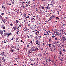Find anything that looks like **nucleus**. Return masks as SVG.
Returning a JSON list of instances; mask_svg holds the SVG:
<instances>
[{
  "instance_id": "f257e3e1",
  "label": "nucleus",
  "mask_w": 66,
  "mask_h": 66,
  "mask_svg": "<svg viewBox=\"0 0 66 66\" xmlns=\"http://www.w3.org/2000/svg\"><path fill=\"white\" fill-rule=\"evenodd\" d=\"M16 29H17V28L15 27H13L12 28V30L13 31H16Z\"/></svg>"
},
{
  "instance_id": "f03ea898",
  "label": "nucleus",
  "mask_w": 66,
  "mask_h": 66,
  "mask_svg": "<svg viewBox=\"0 0 66 66\" xmlns=\"http://www.w3.org/2000/svg\"><path fill=\"white\" fill-rule=\"evenodd\" d=\"M38 47L37 48H35V50H34V51H36V50H37V51H38Z\"/></svg>"
},
{
  "instance_id": "7ed1b4c3",
  "label": "nucleus",
  "mask_w": 66,
  "mask_h": 66,
  "mask_svg": "<svg viewBox=\"0 0 66 66\" xmlns=\"http://www.w3.org/2000/svg\"><path fill=\"white\" fill-rule=\"evenodd\" d=\"M52 50L54 51H55L56 50V48L55 47H52Z\"/></svg>"
},
{
  "instance_id": "20e7f679",
  "label": "nucleus",
  "mask_w": 66,
  "mask_h": 66,
  "mask_svg": "<svg viewBox=\"0 0 66 66\" xmlns=\"http://www.w3.org/2000/svg\"><path fill=\"white\" fill-rule=\"evenodd\" d=\"M30 51L31 52H32V51H34V48H31L30 49Z\"/></svg>"
},
{
  "instance_id": "39448f33",
  "label": "nucleus",
  "mask_w": 66,
  "mask_h": 66,
  "mask_svg": "<svg viewBox=\"0 0 66 66\" xmlns=\"http://www.w3.org/2000/svg\"><path fill=\"white\" fill-rule=\"evenodd\" d=\"M0 19H3V17L2 16H1V15H0Z\"/></svg>"
},
{
  "instance_id": "423d86ee",
  "label": "nucleus",
  "mask_w": 66,
  "mask_h": 66,
  "mask_svg": "<svg viewBox=\"0 0 66 66\" xmlns=\"http://www.w3.org/2000/svg\"><path fill=\"white\" fill-rule=\"evenodd\" d=\"M11 34H12V33H9L8 34V37H9V36H10V35Z\"/></svg>"
},
{
  "instance_id": "0eeeda50",
  "label": "nucleus",
  "mask_w": 66,
  "mask_h": 66,
  "mask_svg": "<svg viewBox=\"0 0 66 66\" xmlns=\"http://www.w3.org/2000/svg\"><path fill=\"white\" fill-rule=\"evenodd\" d=\"M8 33H4V36H6V35H8Z\"/></svg>"
},
{
  "instance_id": "6e6552de",
  "label": "nucleus",
  "mask_w": 66,
  "mask_h": 66,
  "mask_svg": "<svg viewBox=\"0 0 66 66\" xmlns=\"http://www.w3.org/2000/svg\"><path fill=\"white\" fill-rule=\"evenodd\" d=\"M1 31H0V33L1 34H3V31L2 30Z\"/></svg>"
},
{
  "instance_id": "1a4fd4ad",
  "label": "nucleus",
  "mask_w": 66,
  "mask_h": 66,
  "mask_svg": "<svg viewBox=\"0 0 66 66\" xmlns=\"http://www.w3.org/2000/svg\"><path fill=\"white\" fill-rule=\"evenodd\" d=\"M52 46L53 47H52V48H55V45H54L53 44L52 45Z\"/></svg>"
},
{
  "instance_id": "9d476101",
  "label": "nucleus",
  "mask_w": 66,
  "mask_h": 66,
  "mask_svg": "<svg viewBox=\"0 0 66 66\" xmlns=\"http://www.w3.org/2000/svg\"><path fill=\"white\" fill-rule=\"evenodd\" d=\"M39 55H40V57H42V54L40 53L39 54Z\"/></svg>"
},
{
  "instance_id": "9b49d317",
  "label": "nucleus",
  "mask_w": 66,
  "mask_h": 66,
  "mask_svg": "<svg viewBox=\"0 0 66 66\" xmlns=\"http://www.w3.org/2000/svg\"><path fill=\"white\" fill-rule=\"evenodd\" d=\"M35 38H36V39H38V37H37V36H35Z\"/></svg>"
},
{
  "instance_id": "f8f14e48",
  "label": "nucleus",
  "mask_w": 66,
  "mask_h": 66,
  "mask_svg": "<svg viewBox=\"0 0 66 66\" xmlns=\"http://www.w3.org/2000/svg\"><path fill=\"white\" fill-rule=\"evenodd\" d=\"M38 40H37L36 42V44H38Z\"/></svg>"
},
{
  "instance_id": "ddd939ff",
  "label": "nucleus",
  "mask_w": 66,
  "mask_h": 66,
  "mask_svg": "<svg viewBox=\"0 0 66 66\" xmlns=\"http://www.w3.org/2000/svg\"><path fill=\"white\" fill-rule=\"evenodd\" d=\"M57 40V37H56L55 39V40Z\"/></svg>"
},
{
  "instance_id": "4468645a",
  "label": "nucleus",
  "mask_w": 66,
  "mask_h": 66,
  "mask_svg": "<svg viewBox=\"0 0 66 66\" xmlns=\"http://www.w3.org/2000/svg\"><path fill=\"white\" fill-rule=\"evenodd\" d=\"M4 20L5 21V19H4V20H3V19H2V21L3 22H4Z\"/></svg>"
},
{
  "instance_id": "2eb2a0df",
  "label": "nucleus",
  "mask_w": 66,
  "mask_h": 66,
  "mask_svg": "<svg viewBox=\"0 0 66 66\" xmlns=\"http://www.w3.org/2000/svg\"><path fill=\"white\" fill-rule=\"evenodd\" d=\"M48 45H49V47H51V44H49Z\"/></svg>"
},
{
  "instance_id": "dca6fc26",
  "label": "nucleus",
  "mask_w": 66,
  "mask_h": 66,
  "mask_svg": "<svg viewBox=\"0 0 66 66\" xmlns=\"http://www.w3.org/2000/svg\"><path fill=\"white\" fill-rule=\"evenodd\" d=\"M28 4H30L31 3L30 2V1H29L27 3Z\"/></svg>"
},
{
  "instance_id": "f3484780",
  "label": "nucleus",
  "mask_w": 66,
  "mask_h": 66,
  "mask_svg": "<svg viewBox=\"0 0 66 66\" xmlns=\"http://www.w3.org/2000/svg\"><path fill=\"white\" fill-rule=\"evenodd\" d=\"M59 54H60V55H61V54H62V53H61V51H60L59 52Z\"/></svg>"
},
{
  "instance_id": "a211bd4d",
  "label": "nucleus",
  "mask_w": 66,
  "mask_h": 66,
  "mask_svg": "<svg viewBox=\"0 0 66 66\" xmlns=\"http://www.w3.org/2000/svg\"><path fill=\"white\" fill-rule=\"evenodd\" d=\"M3 29H5V26H4L3 28Z\"/></svg>"
},
{
  "instance_id": "6ab92c4d",
  "label": "nucleus",
  "mask_w": 66,
  "mask_h": 66,
  "mask_svg": "<svg viewBox=\"0 0 66 66\" xmlns=\"http://www.w3.org/2000/svg\"><path fill=\"white\" fill-rule=\"evenodd\" d=\"M5 18H6V19H9V18L6 17H5Z\"/></svg>"
},
{
  "instance_id": "aec40b11",
  "label": "nucleus",
  "mask_w": 66,
  "mask_h": 66,
  "mask_svg": "<svg viewBox=\"0 0 66 66\" xmlns=\"http://www.w3.org/2000/svg\"><path fill=\"white\" fill-rule=\"evenodd\" d=\"M19 32V31H18L16 32V33L17 34H18V33Z\"/></svg>"
},
{
  "instance_id": "412c9836",
  "label": "nucleus",
  "mask_w": 66,
  "mask_h": 66,
  "mask_svg": "<svg viewBox=\"0 0 66 66\" xmlns=\"http://www.w3.org/2000/svg\"><path fill=\"white\" fill-rule=\"evenodd\" d=\"M63 39L64 41H65V40H66V39L65 38H63Z\"/></svg>"
},
{
  "instance_id": "4be33fe9",
  "label": "nucleus",
  "mask_w": 66,
  "mask_h": 66,
  "mask_svg": "<svg viewBox=\"0 0 66 66\" xmlns=\"http://www.w3.org/2000/svg\"><path fill=\"white\" fill-rule=\"evenodd\" d=\"M40 7H41V8L42 9H44V8L43 6Z\"/></svg>"
},
{
  "instance_id": "5701e85b",
  "label": "nucleus",
  "mask_w": 66,
  "mask_h": 66,
  "mask_svg": "<svg viewBox=\"0 0 66 66\" xmlns=\"http://www.w3.org/2000/svg\"><path fill=\"white\" fill-rule=\"evenodd\" d=\"M52 37L53 38H54L55 37V36H52Z\"/></svg>"
},
{
  "instance_id": "b1692460",
  "label": "nucleus",
  "mask_w": 66,
  "mask_h": 66,
  "mask_svg": "<svg viewBox=\"0 0 66 66\" xmlns=\"http://www.w3.org/2000/svg\"><path fill=\"white\" fill-rule=\"evenodd\" d=\"M1 15H3V16L4 15V13H1Z\"/></svg>"
},
{
  "instance_id": "393cba45",
  "label": "nucleus",
  "mask_w": 66,
  "mask_h": 66,
  "mask_svg": "<svg viewBox=\"0 0 66 66\" xmlns=\"http://www.w3.org/2000/svg\"><path fill=\"white\" fill-rule=\"evenodd\" d=\"M30 36H31V37L32 38H33V35L32 36V35H31Z\"/></svg>"
},
{
  "instance_id": "a878e982",
  "label": "nucleus",
  "mask_w": 66,
  "mask_h": 66,
  "mask_svg": "<svg viewBox=\"0 0 66 66\" xmlns=\"http://www.w3.org/2000/svg\"><path fill=\"white\" fill-rule=\"evenodd\" d=\"M28 53H31V51L30 50H29L28 51Z\"/></svg>"
},
{
  "instance_id": "bb28decb",
  "label": "nucleus",
  "mask_w": 66,
  "mask_h": 66,
  "mask_svg": "<svg viewBox=\"0 0 66 66\" xmlns=\"http://www.w3.org/2000/svg\"><path fill=\"white\" fill-rule=\"evenodd\" d=\"M11 47H12V48H14V46L12 45L11 46Z\"/></svg>"
},
{
  "instance_id": "cd10ccee",
  "label": "nucleus",
  "mask_w": 66,
  "mask_h": 66,
  "mask_svg": "<svg viewBox=\"0 0 66 66\" xmlns=\"http://www.w3.org/2000/svg\"><path fill=\"white\" fill-rule=\"evenodd\" d=\"M11 52H14V51H14V50L13 49L11 50Z\"/></svg>"
},
{
  "instance_id": "c85d7f7f",
  "label": "nucleus",
  "mask_w": 66,
  "mask_h": 66,
  "mask_svg": "<svg viewBox=\"0 0 66 66\" xmlns=\"http://www.w3.org/2000/svg\"><path fill=\"white\" fill-rule=\"evenodd\" d=\"M55 33H57V34H57V35L58 34V32L57 31H56Z\"/></svg>"
},
{
  "instance_id": "c756f323",
  "label": "nucleus",
  "mask_w": 66,
  "mask_h": 66,
  "mask_svg": "<svg viewBox=\"0 0 66 66\" xmlns=\"http://www.w3.org/2000/svg\"><path fill=\"white\" fill-rule=\"evenodd\" d=\"M51 17H52V18H53L54 17V16L53 15L51 16Z\"/></svg>"
},
{
  "instance_id": "7c9ffc66",
  "label": "nucleus",
  "mask_w": 66,
  "mask_h": 66,
  "mask_svg": "<svg viewBox=\"0 0 66 66\" xmlns=\"http://www.w3.org/2000/svg\"><path fill=\"white\" fill-rule=\"evenodd\" d=\"M63 51H66V50L64 49H63Z\"/></svg>"
},
{
  "instance_id": "2f4dec72",
  "label": "nucleus",
  "mask_w": 66,
  "mask_h": 66,
  "mask_svg": "<svg viewBox=\"0 0 66 66\" xmlns=\"http://www.w3.org/2000/svg\"><path fill=\"white\" fill-rule=\"evenodd\" d=\"M60 60L62 61H63V59H62V58H61Z\"/></svg>"
},
{
  "instance_id": "473e14b6",
  "label": "nucleus",
  "mask_w": 66,
  "mask_h": 66,
  "mask_svg": "<svg viewBox=\"0 0 66 66\" xmlns=\"http://www.w3.org/2000/svg\"><path fill=\"white\" fill-rule=\"evenodd\" d=\"M56 19H59V17H56Z\"/></svg>"
},
{
  "instance_id": "72a5a7b5",
  "label": "nucleus",
  "mask_w": 66,
  "mask_h": 66,
  "mask_svg": "<svg viewBox=\"0 0 66 66\" xmlns=\"http://www.w3.org/2000/svg\"><path fill=\"white\" fill-rule=\"evenodd\" d=\"M5 61H6V59H4L3 62H5Z\"/></svg>"
},
{
  "instance_id": "f704fd0d",
  "label": "nucleus",
  "mask_w": 66,
  "mask_h": 66,
  "mask_svg": "<svg viewBox=\"0 0 66 66\" xmlns=\"http://www.w3.org/2000/svg\"><path fill=\"white\" fill-rule=\"evenodd\" d=\"M14 3H15L14 2H12V4H14Z\"/></svg>"
},
{
  "instance_id": "c9c22d12",
  "label": "nucleus",
  "mask_w": 66,
  "mask_h": 66,
  "mask_svg": "<svg viewBox=\"0 0 66 66\" xmlns=\"http://www.w3.org/2000/svg\"><path fill=\"white\" fill-rule=\"evenodd\" d=\"M16 23H18V20H16Z\"/></svg>"
},
{
  "instance_id": "e433bc0d",
  "label": "nucleus",
  "mask_w": 66,
  "mask_h": 66,
  "mask_svg": "<svg viewBox=\"0 0 66 66\" xmlns=\"http://www.w3.org/2000/svg\"><path fill=\"white\" fill-rule=\"evenodd\" d=\"M31 21L32 22H34V21L32 20V19H31Z\"/></svg>"
},
{
  "instance_id": "4c0bfd02",
  "label": "nucleus",
  "mask_w": 66,
  "mask_h": 66,
  "mask_svg": "<svg viewBox=\"0 0 66 66\" xmlns=\"http://www.w3.org/2000/svg\"><path fill=\"white\" fill-rule=\"evenodd\" d=\"M54 66H57V65L56 64H55V63L54 64Z\"/></svg>"
},
{
  "instance_id": "58836bf2",
  "label": "nucleus",
  "mask_w": 66,
  "mask_h": 66,
  "mask_svg": "<svg viewBox=\"0 0 66 66\" xmlns=\"http://www.w3.org/2000/svg\"><path fill=\"white\" fill-rule=\"evenodd\" d=\"M37 32H36L35 34H36V35H37Z\"/></svg>"
},
{
  "instance_id": "ea45409f",
  "label": "nucleus",
  "mask_w": 66,
  "mask_h": 66,
  "mask_svg": "<svg viewBox=\"0 0 66 66\" xmlns=\"http://www.w3.org/2000/svg\"><path fill=\"white\" fill-rule=\"evenodd\" d=\"M44 35H47V34H44Z\"/></svg>"
},
{
  "instance_id": "a19ab883",
  "label": "nucleus",
  "mask_w": 66,
  "mask_h": 66,
  "mask_svg": "<svg viewBox=\"0 0 66 66\" xmlns=\"http://www.w3.org/2000/svg\"><path fill=\"white\" fill-rule=\"evenodd\" d=\"M10 25L11 26H13V24H12V23H11V24H10Z\"/></svg>"
},
{
  "instance_id": "79ce46f5",
  "label": "nucleus",
  "mask_w": 66,
  "mask_h": 66,
  "mask_svg": "<svg viewBox=\"0 0 66 66\" xmlns=\"http://www.w3.org/2000/svg\"><path fill=\"white\" fill-rule=\"evenodd\" d=\"M48 8H49V7L48 6H47L46 7V9H48Z\"/></svg>"
},
{
  "instance_id": "37998d69",
  "label": "nucleus",
  "mask_w": 66,
  "mask_h": 66,
  "mask_svg": "<svg viewBox=\"0 0 66 66\" xmlns=\"http://www.w3.org/2000/svg\"><path fill=\"white\" fill-rule=\"evenodd\" d=\"M31 66H33V65H34V64H32V63H31Z\"/></svg>"
},
{
  "instance_id": "c03bdc74",
  "label": "nucleus",
  "mask_w": 66,
  "mask_h": 66,
  "mask_svg": "<svg viewBox=\"0 0 66 66\" xmlns=\"http://www.w3.org/2000/svg\"><path fill=\"white\" fill-rule=\"evenodd\" d=\"M21 7H23V8H25V7L24 6H21Z\"/></svg>"
},
{
  "instance_id": "a18cd8bd",
  "label": "nucleus",
  "mask_w": 66,
  "mask_h": 66,
  "mask_svg": "<svg viewBox=\"0 0 66 66\" xmlns=\"http://www.w3.org/2000/svg\"><path fill=\"white\" fill-rule=\"evenodd\" d=\"M27 28L25 29V31H27Z\"/></svg>"
},
{
  "instance_id": "49530a36",
  "label": "nucleus",
  "mask_w": 66,
  "mask_h": 66,
  "mask_svg": "<svg viewBox=\"0 0 66 66\" xmlns=\"http://www.w3.org/2000/svg\"><path fill=\"white\" fill-rule=\"evenodd\" d=\"M29 45H28L27 46V47H29Z\"/></svg>"
},
{
  "instance_id": "de8ad7c7",
  "label": "nucleus",
  "mask_w": 66,
  "mask_h": 66,
  "mask_svg": "<svg viewBox=\"0 0 66 66\" xmlns=\"http://www.w3.org/2000/svg\"><path fill=\"white\" fill-rule=\"evenodd\" d=\"M64 16V18H65V19H66V16Z\"/></svg>"
},
{
  "instance_id": "09e8293b",
  "label": "nucleus",
  "mask_w": 66,
  "mask_h": 66,
  "mask_svg": "<svg viewBox=\"0 0 66 66\" xmlns=\"http://www.w3.org/2000/svg\"><path fill=\"white\" fill-rule=\"evenodd\" d=\"M14 66H15L16 65H17V64H14Z\"/></svg>"
},
{
  "instance_id": "8fccbe9b",
  "label": "nucleus",
  "mask_w": 66,
  "mask_h": 66,
  "mask_svg": "<svg viewBox=\"0 0 66 66\" xmlns=\"http://www.w3.org/2000/svg\"><path fill=\"white\" fill-rule=\"evenodd\" d=\"M18 28H17V29H18V30H19L18 29H19V27L18 26Z\"/></svg>"
},
{
  "instance_id": "3c124183",
  "label": "nucleus",
  "mask_w": 66,
  "mask_h": 66,
  "mask_svg": "<svg viewBox=\"0 0 66 66\" xmlns=\"http://www.w3.org/2000/svg\"><path fill=\"white\" fill-rule=\"evenodd\" d=\"M21 24L19 25V26L20 27H21Z\"/></svg>"
},
{
  "instance_id": "603ef678",
  "label": "nucleus",
  "mask_w": 66,
  "mask_h": 66,
  "mask_svg": "<svg viewBox=\"0 0 66 66\" xmlns=\"http://www.w3.org/2000/svg\"><path fill=\"white\" fill-rule=\"evenodd\" d=\"M28 27H29L30 26V24H29L28 25Z\"/></svg>"
},
{
  "instance_id": "864d4df0",
  "label": "nucleus",
  "mask_w": 66,
  "mask_h": 66,
  "mask_svg": "<svg viewBox=\"0 0 66 66\" xmlns=\"http://www.w3.org/2000/svg\"><path fill=\"white\" fill-rule=\"evenodd\" d=\"M37 44V45H38V46H39V45H40V44H38V43Z\"/></svg>"
},
{
  "instance_id": "5fc2aeb1",
  "label": "nucleus",
  "mask_w": 66,
  "mask_h": 66,
  "mask_svg": "<svg viewBox=\"0 0 66 66\" xmlns=\"http://www.w3.org/2000/svg\"><path fill=\"white\" fill-rule=\"evenodd\" d=\"M62 6H59V7H60V8H61V7Z\"/></svg>"
},
{
  "instance_id": "6e6d98bb",
  "label": "nucleus",
  "mask_w": 66,
  "mask_h": 66,
  "mask_svg": "<svg viewBox=\"0 0 66 66\" xmlns=\"http://www.w3.org/2000/svg\"><path fill=\"white\" fill-rule=\"evenodd\" d=\"M28 4H26V6H28V5H27Z\"/></svg>"
},
{
  "instance_id": "4d7b16f0",
  "label": "nucleus",
  "mask_w": 66,
  "mask_h": 66,
  "mask_svg": "<svg viewBox=\"0 0 66 66\" xmlns=\"http://www.w3.org/2000/svg\"><path fill=\"white\" fill-rule=\"evenodd\" d=\"M59 60H60L61 59V57H59Z\"/></svg>"
},
{
  "instance_id": "13d9d810",
  "label": "nucleus",
  "mask_w": 66,
  "mask_h": 66,
  "mask_svg": "<svg viewBox=\"0 0 66 66\" xmlns=\"http://www.w3.org/2000/svg\"><path fill=\"white\" fill-rule=\"evenodd\" d=\"M53 44H56V42L53 43Z\"/></svg>"
},
{
  "instance_id": "bf43d9fd",
  "label": "nucleus",
  "mask_w": 66,
  "mask_h": 66,
  "mask_svg": "<svg viewBox=\"0 0 66 66\" xmlns=\"http://www.w3.org/2000/svg\"><path fill=\"white\" fill-rule=\"evenodd\" d=\"M4 56H5L6 57V56H7L6 55H4Z\"/></svg>"
},
{
  "instance_id": "052dcab7",
  "label": "nucleus",
  "mask_w": 66,
  "mask_h": 66,
  "mask_svg": "<svg viewBox=\"0 0 66 66\" xmlns=\"http://www.w3.org/2000/svg\"><path fill=\"white\" fill-rule=\"evenodd\" d=\"M51 39L50 38L49 39V41H51Z\"/></svg>"
},
{
  "instance_id": "680f3d73",
  "label": "nucleus",
  "mask_w": 66,
  "mask_h": 66,
  "mask_svg": "<svg viewBox=\"0 0 66 66\" xmlns=\"http://www.w3.org/2000/svg\"><path fill=\"white\" fill-rule=\"evenodd\" d=\"M4 7V6H3H3H2V8H3Z\"/></svg>"
},
{
  "instance_id": "e2e57ef3",
  "label": "nucleus",
  "mask_w": 66,
  "mask_h": 66,
  "mask_svg": "<svg viewBox=\"0 0 66 66\" xmlns=\"http://www.w3.org/2000/svg\"><path fill=\"white\" fill-rule=\"evenodd\" d=\"M26 20H24V22H26Z\"/></svg>"
},
{
  "instance_id": "0e129e2a",
  "label": "nucleus",
  "mask_w": 66,
  "mask_h": 66,
  "mask_svg": "<svg viewBox=\"0 0 66 66\" xmlns=\"http://www.w3.org/2000/svg\"><path fill=\"white\" fill-rule=\"evenodd\" d=\"M37 33H38V34L39 33V31H37Z\"/></svg>"
},
{
  "instance_id": "69168bd1",
  "label": "nucleus",
  "mask_w": 66,
  "mask_h": 66,
  "mask_svg": "<svg viewBox=\"0 0 66 66\" xmlns=\"http://www.w3.org/2000/svg\"><path fill=\"white\" fill-rule=\"evenodd\" d=\"M27 18H29V16H27Z\"/></svg>"
},
{
  "instance_id": "338daca9",
  "label": "nucleus",
  "mask_w": 66,
  "mask_h": 66,
  "mask_svg": "<svg viewBox=\"0 0 66 66\" xmlns=\"http://www.w3.org/2000/svg\"><path fill=\"white\" fill-rule=\"evenodd\" d=\"M50 20H51V19H49L48 20V21H50Z\"/></svg>"
},
{
  "instance_id": "774afa93",
  "label": "nucleus",
  "mask_w": 66,
  "mask_h": 66,
  "mask_svg": "<svg viewBox=\"0 0 66 66\" xmlns=\"http://www.w3.org/2000/svg\"><path fill=\"white\" fill-rule=\"evenodd\" d=\"M30 43H32V41H31V42H30Z\"/></svg>"
}]
</instances>
